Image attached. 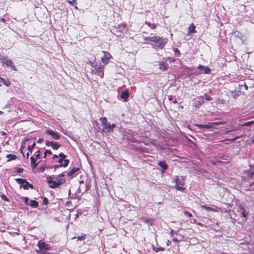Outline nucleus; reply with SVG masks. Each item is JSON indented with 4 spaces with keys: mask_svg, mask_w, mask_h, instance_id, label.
<instances>
[{
    "mask_svg": "<svg viewBox=\"0 0 254 254\" xmlns=\"http://www.w3.org/2000/svg\"><path fill=\"white\" fill-rule=\"evenodd\" d=\"M59 167H61V164L56 165L54 168L56 169H57V168H58Z\"/></svg>",
    "mask_w": 254,
    "mask_h": 254,
    "instance_id": "nucleus-49",
    "label": "nucleus"
},
{
    "mask_svg": "<svg viewBox=\"0 0 254 254\" xmlns=\"http://www.w3.org/2000/svg\"><path fill=\"white\" fill-rule=\"evenodd\" d=\"M242 216L244 217H246V215L245 214L244 211H243L242 213Z\"/></svg>",
    "mask_w": 254,
    "mask_h": 254,
    "instance_id": "nucleus-54",
    "label": "nucleus"
},
{
    "mask_svg": "<svg viewBox=\"0 0 254 254\" xmlns=\"http://www.w3.org/2000/svg\"><path fill=\"white\" fill-rule=\"evenodd\" d=\"M35 142H34L32 145H29L28 147V150L29 151V152L26 154V157L27 158H28L29 157V153L30 152H32V150L33 149V148L35 147Z\"/></svg>",
    "mask_w": 254,
    "mask_h": 254,
    "instance_id": "nucleus-23",
    "label": "nucleus"
},
{
    "mask_svg": "<svg viewBox=\"0 0 254 254\" xmlns=\"http://www.w3.org/2000/svg\"><path fill=\"white\" fill-rule=\"evenodd\" d=\"M45 154H52V151L51 150H46L45 151Z\"/></svg>",
    "mask_w": 254,
    "mask_h": 254,
    "instance_id": "nucleus-40",
    "label": "nucleus"
},
{
    "mask_svg": "<svg viewBox=\"0 0 254 254\" xmlns=\"http://www.w3.org/2000/svg\"><path fill=\"white\" fill-rule=\"evenodd\" d=\"M0 21L3 23H5V22H6V20L3 18H0Z\"/></svg>",
    "mask_w": 254,
    "mask_h": 254,
    "instance_id": "nucleus-47",
    "label": "nucleus"
},
{
    "mask_svg": "<svg viewBox=\"0 0 254 254\" xmlns=\"http://www.w3.org/2000/svg\"><path fill=\"white\" fill-rule=\"evenodd\" d=\"M69 161L68 159H64V162H63V164H61V167H67L69 164Z\"/></svg>",
    "mask_w": 254,
    "mask_h": 254,
    "instance_id": "nucleus-28",
    "label": "nucleus"
},
{
    "mask_svg": "<svg viewBox=\"0 0 254 254\" xmlns=\"http://www.w3.org/2000/svg\"><path fill=\"white\" fill-rule=\"evenodd\" d=\"M128 96V92L127 91H124L122 93L121 95V98L127 100Z\"/></svg>",
    "mask_w": 254,
    "mask_h": 254,
    "instance_id": "nucleus-25",
    "label": "nucleus"
},
{
    "mask_svg": "<svg viewBox=\"0 0 254 254\" xmlns=\"http://www.w3.org/2000/svg\"><path fill=\"white\" fill-rule=\"evenodd\" d=\"M168 100L172 102L174 104H176L177 102L176 99H174L172 95H169L168 96Z\"/></svg>",
    "mask_w": 254,
    "mask_h": 254,
    "instance_id": "nucleus-29",
    "label": "nucleus"
},
{
    "mask_svg": "<svg viewBox=\"0 0 254 254\" xmlns=\"http://www.w3.org/2000/svg\"><path fill=\"white\" fill-rule=\"evenodd\" d=\"M171 244V242L169 240H168L167 242V245L169 246Z\"/></svg>",
    "mask_w": 254,
    "mask_h": 254,
    "instance_id": "nucleus-55",
    "label": "nucleus"
},
{
    "mask_svg": "<svg viewBox=\"0 0 254 254\" xmlns=\"http://www.w3.org/2000/svg\"><path fill=\"white\" fill-rule=\"evenodd\" d=\"M16 172L18 173H22L23 171V169L21 168H16Z\"/></svg>",
    "mask_w": 254,
    "mask_h": 254,
    "instance_id": "nucleus-33",
    "label": "nucleus"
},
{
    "mask_svg": "<svg viewBox=\"0 0 254 254\" xmlns=\"http://www.w3.org/2000/svg\"><path fill=\"white\" fill-rule=\"evenodd\" d=\"M146 40H149L155 43L156 47H160L161 49L167 43V40L159 36H149L144 38Z\"/></svg>",
    "mask_w": 254,
    "mask_h": 254,
    "instance_id": "nucleus-1",
    "label": "nucleus"
},
{
    "mask_svg": "<svg viewBox=\"0 0 254 254\" xmlns=\"http://www.w3.org/2000/svg\"><path fill=\"white\" fill-rule=\"evenodd\" d=\"M158 165L161 167L163 170H166L168 169V165L165 161H159Z\"/></svg>",
    "mask_w": 254,
    "mask_h": 254,
    "instance_id": "nucleus-17",
    "label": "nucleus"
},
{
    "mask_svg": "<svg viewBox=\"0 0 254 254\" xmlns=\"http://www.w3.org/2000/svg\"><path fill=\"white\" fill-rule=\"evenodd\" d=\"M44 170H45V168L43 167V168H41V171L42 172H43Z\"/></svg>",
    "mask_w": 254,
    "mask_h": 254,
    "instance_id": "nucleus-63",
    "label": "nucleus"
},
{
    "mask_svg": "<svg viewBox=\"0 0 254 254\" xmlns=\"http://www.w3.org/2000/svg\"><path fill=\"white\" fill-rule=\"evenodd\" d=\"M251 124V122H247V123H246L244 126H249Z\"/></svg>",
    "mask_w": 254,
    "mask_h": 254,
    "instance_id": "nucleus-50",
    "label": "nucleus"
},
{
    "mask_svg": "<svg viewBox=\"0 0 254 254\" xmlns=\"http://www.w3.org/2000/svg\"><path fill=\"white\" fill-rule=\"evenodd\" d=\"M173 241L177 242V243H179V241L177 238H173Z\"/></svg>",
    "mask_w": 254,
    "mask_h": 254,
    "instance_id": "nucleus-48",
    "label": "nucleus"
},
{
    "mask_svg": "<svg viewBox=\"0 0 254 254\" xmlns=\"http://www.w3.org/2000/svg\"><path fill=\"white\" fill-rule=\"evenodd\" d=\"M29 198L28 197H25L24 198V202L27 204H28L29 203Z\"/></svg>",
    "mask_w": 254,
    "mask_h": 254,
    "instance_id": "nucleus-39",
    "label": "nucleus"
},
{
    "mask_svg": "<svg viewBox=\"0 0 254 254\" xmlns=\"http://www.w3.org/2000/svg\"><path fill=\"white\" fill-rule=\"evenodd\" d=\"M2 63L6 65V66H10L11 69L14 71H17V68L14 65L13 62L10 59H4Z\"/></svg>",
    "mask_w": 254,
    "mask_h": 254,
    "instance_id": "nucleus-9",
    "label": "nucleus"
},
{
    "mask_svg": "<svg viewBox=\"0 0 254 254\" xmlns=\"http://www.w3.org/2000/svg\"><path fill=\"white\" fill-rule=\"evenodd\" d=\"M79 168L74 167L71 170L67 173V176L70 177L73 175L76 172H77L79 170Z\"/></svg>",
    "mask_w": 254,
    "mask_h": 254,
    "instance_id": "nucleus-20",
    "label": "nucleus"
},
{
    "mask_svg": "<svg viewBox=\"0 0 254 254\" xmlns=\"http://www.w3.org/2000/svg\"><path fill=\"white\" fill-rule=\"evenodd\" d=\"M159 68L160 69L162 70L163 71L166 70L168 68V65L167 62H159Z\"/></svg>",
    "mask_w": 254,
    "mask_h": 254,
    "instance_id": "nucleus-14",
    "label": "nucleus"
},
{
    "mask_svg": "<svg viewBox=\"0 0 254 254\" xmlns=\"http://www.w3.org/2000/svg\"><path fill=\"white\" fill-rule=\"evenodd\" d=\"M0 196H1V198H2V199L5 200L6 201H9L8 198L4 194H2V195H1Z\"/></svg>",
    "mask_w": 254,
    "mask_h": 254,
    "instance_id": "nucleus-34",
    "label": "nucleus"
},
{
    "mask_svg": "<svg viewBox=\"0 0 254 254\" xmlns=\"http://www.w3.org/2000/svg\"><path fill=\"white\" fill-rule=\"evenodd\" d=\"M42 254H49V253H47L46 252H44V253H42Z\"/></svg>",
    "mask_w": 254,
    "mask_h": 254,
    "instance_id": "nucleus-61",
    "label": "nucleus"
},
{
    "mask_svg": "<svg viewBox=\"0 0 254 254\" xmlns=\"http://www.w3.org/2000/svg\"><path fill=\"white\" fill-rule=\"evenodd\" d=\"M144 223L148 224L149 225H152L154 222V220L153 219L147 218L146 217H142L140 218Z\"/></svg>",
    "mask_w": 254,
    "mask_h": 254,
    "instance_id": "nucleus-15",
    "label": "nucleus"
},
{
    "mask_svg": "<svg viewBox=\"0 0 254 254\" xmlns=\"http://www.w3.org/2000/svg\"><path fill=\"white\" fill-rule=\"evenodd\" d=\"M42 141H43V139L42 138H39L38 139V140L37 141V142L38 143H41Z\"/></svg>",
    "mask_w": 254,
    "mask_h": 254,
    "instance_id": "nucleus-52",
    "label": "nucleus"
},
{
    "mask_svg": "<svg viewBox=\"0 0 254 254\" xmlns=\"http://www.w3.org/2000/svg\"><path fill=\"white\" fill-rule=\"evenodd\" d=\"M195 27L193 23H191L190 24L188 28V34H191V33H194L196 32V31L195 30Z\"/></svg>",
    "mask_w": 254,
    "mask_h": 254,
    "instance_id": "nucleus-18",
    "label": "nucleus"
},
{
    "mask_svg": "<svg viewBox=\"0 0 254 254\" xmlns=\"http://www.w3.org/2000/svg\"><path fill=\"white\" fill-rule=\"evenodd\" d=\"M76 2V0H73L72 1H70V0H69L68 1V2L70 4H73V2Z\"/></svg>",
    "mask_w": 254,
    "mask_h": 254,
    "instance_id": "nucleus-51",
    "label": "nucleus"
},
{
    "mask_svg": "<svg viewBox=\"0 0 254 254\" xmlns=\"http://www.w3.org/2000/svg\"><path fill=\"white\" fill-rule=\"evenodd\" d=\"M92 66L95 69V74H97L101 78L103 77V67L101 66L100 64H98L97 63H93L92 64Z\"/></svg>",
    "mask_w": 254,
    "mask_h": 254,
    "instance_id": "nucleus-4",
    "label": "nucleus"
},
{
    "mask_svg": "<svg viewBox=\"0 0 254 254\" xmlns=\"http://www.w3.org/2000/svg\"><path fill=\"white\" fill-rule=\"evenodd\" d=\"M54 182H56L57 184H59V186L65 182V180L64 178H55V180H54Z\"/></svg>",
    "mask_w": 254,
    "mask_h": 254,
    "instance_id": "nucleus-22",
    "label": "nucleus"
},
{
    "mask_svg": "<svg viewBox=\"0 0 254 254\" xmlns=\"http://www.w3.org/2000/svg\"><path fill=\"white\" fill-rule=\"evenodd\" d=\"M204 97L206 101H210L212 100V98L206 94L204 95Z\"/></svg>",
    "mask_w": 254,
    "mask_h": 254,
    "instance_id": "nucleus-31",
    "label": "nucleus"
},
{
    "mask_svg": "<svg viewBox=\"0 0 254 254\" xmlns=\"http://www.w3.org/2000/svg\"><path fill=\"white\" fill-rule=\"evenodd\" d=\"M177 234V232H174V231L173 230H171V231H170V234L172 236H173L174 234Z\"/></svg>",
    "mask_w": 254,
    "mask_h": 254,
    "instance_id": "nucleus-44",
    "label": "nucleus"
},
{
    "mask_svg": "<svg viewBox=\"0 0 254 254\" xmlns=\"http://www.w3.org/2000/svg\"><path fill=\"white\" fill-rule=\"evenodd\" d=\"M184 214H185L186 216H188V217H191V216H192L190 212H188V211H185L184 212Z\"/></svg>",
    "mask_w": 254,
    "mask_h": 254,
    "instance_id": "nucleus-35",
    "label": "nucleus"
},
{
    "mask_svg": "<svg viewBox=\"0 0 254 254\" xmlns=\"http://www.w3.org/2000/svg\"><path fill=\"white\" fill-rule=\"evenodd\" d=\"M64 159H60L58 161V163H59V164H63V162H64Z\"/></svg>",
    "mask_w": 254,
    "mask_h": 254,
    "instance_id": "nucleus-45",
    "label": "nucleus"
},
{
    "mask_svg": "<svg viewBox=\"0 0 254 254\" xmlns=\"http://www.w3.org/2000/svg\"><path fill=\"white\" fill-rule=\"evenodd\" d=\"M151 28H152V29H154V28H156V25H155V24H153V25H152V27H151Z\"/></svg>",
    "mask_w": 254,
    "mask_h": 254,
    "instance_id": "nucleus-59",
    "label": "nucleus"
},
{
    "mask_svg": "<svg viewBox=\"0 0 254 254\" xmlns=\"http://www.w3.org/2000/svg\"><path fill=\"white\" fill-rule=\"evenodd\" d=\"M115 127V124L110 125V124H108L107 126L103 127V129L106 133L110 132L111 131H112Z\"/></svg>",
    "mask_w": 254,
    "mask_h": 254,
    "instance_id": "nucleus-12",
    "label": "nucleus"
},
{
    "mask_svg": "<svg viewBox=\"0 0 254 254\" xmlns=\"http://www.w3.org/2000/svg\"><path fill=\"white\" fill-rule=\"evenodd\" d=\"M38 247L40 249H41L44 252L51 250V247L50 245L46 243L45 242L40 240L37 244Z\"/></svg>",
    "mask_w": 254,
    "mask_h": 254,
    "instance_id": "nucleus-7",
    "label": "nucleus"
},
{
    "mask_svg": "<svg viewBox=\"0 0 254 254\" xmlns=\"http://www.w3.org/2000/svg\"><path fill=\"white\" fill-rule=\"evenodd\" d=\"M1 134L2 135H5L6 134V133L4 131H1Z\"/></svg>",
    "mask_w": 254,
    "mask_h": 254,
    "instance_id": "nucleus-56",
    "label": "nucleus"
},
{
    "mask_svg": "<svg viewBox=\"0 0 254 254\" xmlns=\"http://www.w3.org/2000/svg\"><path fill=\"white\" fill-rule=\"evenodd\" d=\"M58 156L61 157V159H65V158H66V156L63 153H60V154H59Z\"/></svg>",
    "mask_w": 254,
    "mask_h": 254,
    "instance_id": "nucleus-32",
    "label": "nucleus"
},
{
    "mask_svg": "<svg viewBox=\"0 0 254 254\" xmlns=\"http://www.w3.org/2000/svg\"><path fill=\"white\" fill-rule=\"evenodd\" d=\"M36 252L38 253L39 254H42V253H44V252L41 249H40L39 250H36Z\"/></svg>",
    "mask_w": 254,
    "mask_h": 254,
    "instance_id": "nucleus-42",
    "label": "nucleus"
},
{
    "mask_svg": "<svg viewBox=\"0 0 254 254\" xmlns=\"http://www.w3.org/2000/svg\"><path fill=\"white\" fill-rule=\"evenodd\" d=\"M174 51H175L176 54H177V53L178 54V56L180 54V52L179 50L177 48H175Z\"/></svg>",
    "mask_w": 254,
    "mask_h": 254,
    "instance_id": "nucleus-43",
    "label": "nucleus"
},
{
    "mask_svg": "<svg viewBox=\"0 0 254 254\" xmlns=\"http://www.w3.org/2000/svg\"><path fill=\"white\" fill-rule=\"evenodd\" d=\"M153 250L156 253H157V252H158L159 251H164L165 250L164 248H163L162 247L153 248Z\"/></svg>",
    "mask_w": 254,
    "mask_h": 254,
    "instance_id": "nucleus-30",
    "label": "nucleus"
},
{
    "mask_svg": "<svg viewBox=\"0 0 254 254\" xmlns=\"http://www.w3.org/2000/svg\"><path fill=\"white\" fill-rule=\"evenodd\" d=\"M47 182L50 184V187L52 189H55L59 187V184H57L54 182V180H53V178L51 176L47 178Z\"/></svg>",
    "mask_w": 254,
    "mask_h": 254,
    "instance_id": "nucleus-10",
    "label": "nucleus"
},
{
    "mask_svg": "<svg viewBox=\"0 0 254 254\" xmlns=\"http://www.w3.org/2000/svg\"><path fill=\"white\" fill-rule=\"evenodd\" d=\"M15 180L19 184L21 185L24 190H27L29 188L33 189V186L32 185L29 184L27 181L24 179L17 178Z\"/></svg>",
    "mask_w": 254,
    "mask_h": 254,
    "instance_id": "nucleus-5",
    "label": "nucleus"
},
{
    "mask_svg": "<svg viewBox=\"0 0 254 254\" xmlns=\"http://www.w3.org/2000/svg\"><path fill=\"white\" fill-rule=\"evenodd\" d=\"M186 180V176H181L180 177H177L175 179V188L178 190L183 191L186 188L184 187L185 183V181Z\"/></svg>",
    "mask_w": 254,
    "mask_h": 254,
    "instance_id": "nucleus-2",
    "label": "nucleus"
},
{
    "mask_svg": "<svg viewBox=\"0 0 254 254\" xmlns=\"http://www.w3.org/2000/svg\"><path fill=\"white\" fill-rule=\"evenodd\" d=\"M64 176V175L63 174H60V175L59 176V177H63V176Z\"/></svg>",
    "mask_w": 254,
    "mask_h": 254,
    "instance_id": "nucleus-62",
    "label": "nucleus"
},
{
    "mask_svg": "<svg viewBox=\"0 0 254 254\" xmlns=\"http://www.w3.org/2000/svg\"><path fill=\"white\" fill-rule=\"evenodd\" d=\"M30 160H31V164H32V165L33 166V167H36L37 165H38V163H36V159L35 158H34L33 157H31Z\"/></svg>",
    "mask_w": 254,
    "mask_h": 254,
    "instance_id": "nucleus-26",
    "label": "nucleus"
},
{
    "mask_svg": "<svg viewBox=\"0 0 254 254\" xmlns=\"http://www.w3.org/2000/svg\"><path fill=\"white\" fill-rule=\"evenodd\" d=\"M145 23H146V24H147V25H148V26H151V23H150V22H147V21H146V22H145Z\"/></svg>",
    "mask_w": 254,
    "mask_h": 254,
    "instance_id": "nucleus-58",
    "label": "nucleus"
},
{
    "mask_svg": "<svg viewBox=\"0 0 254 254\" xmlns=\"http://www.w3.org/2000/svg\"><path fill=\"white\" fill-rule=\"evenodd\" d=\"M48 203V199L47 198L45 197L43 199V203L44 204H47Z\"/></svg>",
    "mask_w": 254,
    "mask_h": 254,
    "instance_id": "nucleus-37",
    "label": "nucleus"
},
{
    "mask_svg": "<svg viewBox=\"0 0 254 254\" xmlns=\"http://www.w3.org/2000/svg\"><path fill=\"white\" fill-rule=\"evenodd\" d=\"M45 132L46 134L50 135L55 140H58L61 137V134L58 132L52 129H47Z\"/></svg>",
    "mask_w": 254,
    "mask_h": 254,
    "instance_id": "nucleus-6",
    "label": "nucleus"
},
{
    "mask_svg": "<svg viewBox=\"0 0 254 254\" xmlns=\"http://www.w3.org/2000/svg\"><path fill=\"white\" fill-rule=\"evenodd\" d=\"M40 151L39 150H37L35 153V157L38 158L40 157Z\"/></svg>",
    "mask_w": 254,
    "mask_h": 254,
    "instance_id": "nucleus-36",
    "label": "nucleus"
},
{
    "mask_svg": "<svg viewBox=\"0 0 254 254\" xmlns=\"http://www.w3.org/2000/svg\"><path fill=\"white\" fill-rule=\"evenodd\" d=\"M3 84H5L7 86H8L9 85V84L6 83V82L5 81H4V83H3Z\"/></svg>",
    "mask_w": 254,
    "mask_h": 254,
    "instance_id": "nucleus-60",
    "label": "nucleus"
},
{
    "mask_svg": "<svg viewBox=\"0 0 254 254\" xmlns=\"http://www.w3.org/2000/svg\"><path fill=\"white\" fill-rule=\"evenodd\" d=\"M197 68L200 70H203V73L205 74H209L211 70L207 67L201 64L198 65Z\"/></svg>",
    "mask_w": 254,
    "mask_h": 254,
    "instance_id": "nucleus-13",
    "label": "nucleus"
},
{
    "mask_svg": "<svg viewBox=\"0 0 254 254\" xmlns=\"http://www.w3.org/2000/svg\"><path fill=\"white\" fill-rule=\"evenodd\" d=\"M4 79L0 77V86L1 85L2 83H4Z\"/></svg>",
    "mask_w": 254,
    "mask_h": 254,
    "instance_id": "nucleus-41",
    "label": "nucleus"
},
{
    "mask_svg": "<svg viewBox=\"0 0 254 254\" xmlns=\"http://www.w3.org/2000/svg\"><path fill=\"white\" fill-rule=\"evenodd\" d=\"M77 238L78 239V240L81 241V240L84 239L85 237H84V236H81L77 237Z\"/></svg>",
    "mask_w": 254,
    "mask_h": 254,
    "instance_id": "nucleus-38",
    "label": "nucleus"
},
{
    "mask_svg": "<svg viewBox=\"0 0 254 254\" xmlns=\"http://www.w3.org/2000/svg\"><path fill=\"white\" fill-rule=\"evenodd\" d=\"M111 56L110 53L108 52H104V56L101 58L102 62L105 64H107L110 59L111 58Z\"/></svg>",
    "mask_w": 254,
    "mask_h": 254,
    "instance_id": "nucleus-11",
    "label": "nucleus"
},
{
    "mask_svg": "<svg viewBox=\"0 0 254 254\" xmlns=\"http://www.w3.org/2000/svg\"><path fill=\"white\" fill-rule=\"evenodd\" d=\"M221 124V123L214 122L213 123H208L205 125L194 124L193 125V127H194V130L196 131L200 132L202 131L204 129L210 128L213 127L214 125Z\"/></svg>",
    "mask_w": 254,
    "mask_h": 254,
    "instance_id": "nucleus-3",
    "label": "nucleus"
},
{
    "mask_svg": "<svg viewBox=\"0 0 254 254\" xmlns=\"http://www.w3.org/2000/svg\"><path fill=\"white\" fill-rule=\"evenodd\" d=\"M30 206L33 208H37L38 206V202L34 200H30L29 201L28 204Z\"/></svg>",
    "mask_w": 254,
    "mask_h": 254,
    "instance_id": "nucleus-19",
    "label": "nucleus"
},
{
    "mask_svg": "<svg viewBox=\"0 0 254 254\" xmlns=\"http://www.w3.org/2000/svg\"><path fill=\"white\" fill-rule=\"evenodd\" d=\"M25 147L24 146H23V145H21V147H20V152L23 153V148Z\"/></svg>",
    "mask_w": 254,
    "mask_h": 254,
    "instance_id": "nucleus-46",
    "label": "nucleus"
},
{
    "mask_svg": "<svg viewBox=\"0 0 254 254\" xmlns=\"http://www.w3.org/2000/svg\"><path fill=\"white\" fill-rule=\"evenodd\" d=\"M59 156L58 155H54V156L53 157V159H55L56 158H58Z\"/></svg>",
    "mask_w": 254,
    "mask_h": 254,
    "instance_id": "nucleus-57",
    "label": "nucleus"
},
{
    "mask_svg": "<svg viewBox=\"0 0 254 254\" xmlns=\"http://www.w3.org/2000/svg\"><path fill=\"white\" fill-rule=\"evenodd\" d=\"M100 121L102 123V124L103 125V127H106L108 125V121L106 118H101L100 119Z\"/></svg>",
    "mask_w": 254,
    "mask_h": 254,
    "instance_id": "nucleus-24",
    "label": "nucleus"
},
{
    "mask_svg": "<svg viewBox=\"0 0 254 254\" xmlns=\"http://www.w3.org/2000/svg\"><path fill=\"white\" fill-rule=\"evenodd\" d=\"M6 157L8 158L7 161L9 162L13 160H15L17 158V156L15 155L9 154H7Z\"/></svg>",
    "mask_w": 254,
    "mask_h": 254,
    "instance_id": "nucleus-21",
    "label": "nucleus"
},
{
    "mask_svg": "<svg viewBox=\"0 0 254 254\" xmlns=\"http://www.w3.org/2000/svg\"><path fill=\"white\" fill-rule=\"evenodd\" d=\"M3 114V112L0 111V115H1Z\"/></svg>",
    "mask_w": 254,
    "mask_h": 254,
    "instance_id": "nucleus-64",
    "label": "nucleus"
},
{
    "mask_svg": "<svg viewBox=\"0 0 254 254\" xmlns=\"http://www.w3.org/2000/svg\"><path fill=\"white\" fill-rule=\"evenodd\" d=\"M201 207L205 209V210L212 211L213 212H217L219 210L218 207L217 206L215 207H210L205 205H201Z\"/></svg>",
    "mask_w": 254,
    "mask_h": 254,
    "instance_id": "nucleus-16",
    "label": "nucleus"
},
{
    "mask_svg": "<svg viewBox=\"0 0 254 254\" xmlns=\"http://www.w3.org/2000/svg\"><path fill=\"white\" fill-rule=\"evenodd\" d=\"M231 96L233 98H236L239 96V92L237 91H234L231 92Z\"/></svg>",
    "mask_w": 254,
    "mask_h": 254,
    "instance_id": "nucleus-27",
    "label": "nucleus"
},
{
    "mask_svg": "<svg viewBox=\"0 0 254 254\" xmlns=\"http://www.w3.org/2000/svg\"><path fill=\"white\" fill-rule=\"evenodd\" d=\"M244 86L245 88L246 89V90H248V86L245 83H244Z\"/></svg>",
    "mask_w": 254,
    "mask_h": 254,
    "instance_id": "nucleus-53",
    "label": "nucleus"
},
{
    "mask_svg": "<svg viewBox=\"0 0 254 254\" xmlns=\"http://www.w3.org/2000/svg\"><path fill=\"white\" fill-rule=\"evenodd\" d=\"M45 144L47 146H51L54 150H58L61 146V144L53 141H46Z\"/></svg>",
    "mask_w": 254,
    "mask_h": 254,
    "instance_id": "nucleus-8",
    "label": "nucleus"
}]
</instances>
